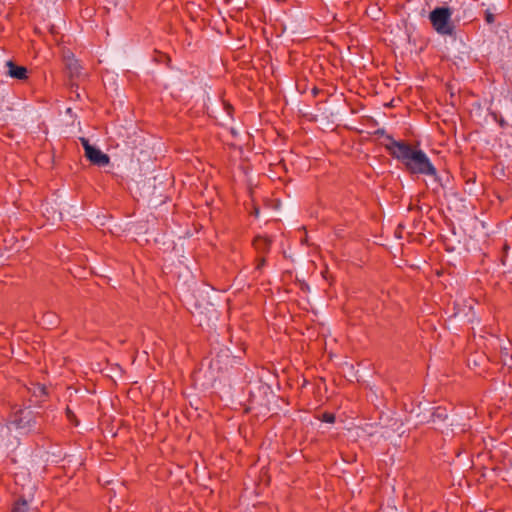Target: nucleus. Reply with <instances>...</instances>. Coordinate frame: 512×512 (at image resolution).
<instances>
[{
	"label": "nucleus",
	"instance_id": "nucleus-1",
	"mask_svg": "<svg viewBox=\"0 0 512 512\" xmlns=\"http://www.w3.org/2000/svg\"><path fill=\"white\" fill-rule=\"evenodd\" d=\"M387 140L388 142L385 144L387 150L394 158L401 161L411 173L436 175L435 167L423 151L412 148L406 142L396 141L391 136H387Z\"/></svg>",
	"mask_w": 512,
	"mask_h": 512
},
{
	"label": "nucleus",
	"instance_id": "nucleus-2",
	"mask_svg": "<svg viewBox=\"0 0 512 512\" xmlns=\"http://www.w3.org/2000/svg\"><path fill=\"white\" fill-rule=\"evenodd\" d=\"M451 14V10L447 7H438L430 13V21L438 33L444 35L452 33Z\"/></svg>",
	"mask_w": 512,
	"mask_h": 512
},
{
	"label": "nucleus",
	"instance_id": "nucleus-3",
	"mask_svg": "<svg viewBox=\"0 0 512 512\" xmlns=\"http://www.w3.org/2000/svg\"><path fill=\"white\" fill-rule=\"evenodd\" d=\"M36 420L37 419L31 410H21L15 414L13 422L18 429H21L24 432H31L35 430L37 423Z\"/></svg>",
	"mask_w": 512,
	"mask_h": 512
},
{
	"label": "nucleus",
	"instance_id": "nucleus-4",
	"mask_svg": "<svg viewBox=\"0 0 512 512\" xmlns=\"http://www.w3.org/2000/svg\"><path fill=\"white\" fill-rule=\"evenodd\" d=\"M63 60L70 80L80 79L83 76L82 66L79 61L74 57V54L67 50L63 52Z\"/></svg>",
	"mask_w": 512,
	"mask_h": 512
},
{
	"label": "nucleus",
	"instance_id": "nucleus-5",
	"mask_svg": "<svg viewBox=\"0 0 512 512\" xmlns=\"http://www.w3.org/2000/svg\"><path fill=\"white\" fill-rule=\"evenodd\" d=\"M85 156L92 164L97 166H106L110 162L109 156L94 146L88 149Z\"/></svg>",
	"mask_w": 512,
	"mask_h": 512
},
{
	"label": "nucleus",
	"instance_id": "nucleus-6",
	"mask_svg": "<svg viewBox=\"0 0 512 512\" xmlns=\"http://www.w3.org/2000/svg\"><path fill=\"white\" fill-rule=\"evenodd\" d=\"M7 75L11 78L18 80H25L28 78L27 69L24 66H18L13 61L6 62Z\"/></svg>",
	"mask_w": 512,
	"mask_h": 512
},
{
	"label": "nucleus",
	"instance_id": "nucleus-7",
	"mask_svg": "<svg viewBox=\"0 0 512 512\" xmlns=\"http://www.w3.org/2000/svg\"><path fill=\"white\" fill-rule=\"evenodd\" d=\"M253 245L259 253H266L270 249L271 240L267 237L257 236L254 239Z\"/></svg>",
	"mask_w": 512,
	"mask_h": 512
},
{
	"label": "nucleus",
	"instance_id": "nucleus-8",
	"mask_svg": "<svg viewBox=\"0 0 512 512\" xmlns=\"http://www.w3.org/2000/svg\"><path fill=\"white\" fill-rule=\"evenodd\" d=\"M28 510L29 505L26 500L17 501L12 508V512H28Z\"/></svg>",
	"mask_w": 512,
	"mask_h": 512
},
{
	"label": "nucleus",
	"instance_id": "nucleus-9",
	"mask_svg": "<svg viewBox=\"0 0 512 512\" xmlns=\"http://www.w3.org/2000/svg\"><path fill=\"white\" fill-rule=\"evenodd\" d=\"M433 422L438 420H445L447 418V411L445 408L437 407L432 414Z\"/></svg>",
	"mask_w": 512,
	"mask_h": 512
},
{
	"label": "nucleus",
	"instance_id": "nucleus-10",
	"mask_svg": "<svg viewBox=\"0 0 512 512\" xmlns=\"http://www.w3.org/2000/svg\"><path fill=\"white\" fill-rule=\"evenodd\" d=\"M66 416H67L68 420L75 426H77L79 424V422L76 418V415L69 407L66 408Z\"/></svg>",
	"mask_w": 512,
	"mask_h": 512
},
{
	"label": "nucleus",
	"instance_id": "nucleus-11",
	"mask_svg": "<svg viewBox=\"0 0 512 512\" xmlns=\"http://www.w3.org/2000/svg\"><path fill=\"white\" fill-rule=\"evenodd\" d=\"M33 394L36 396L46 395V387L44 385L37 384L33 390Z\"/></svg>",
	"mask_w": 512,
	"mask_h": 512
},
{
	"label": "nucleus",
	"instance_id": "nucleus-12",
	"mask_svg": "<svg viewBox=\"0 0 512 512\" xmlns=\"http://www.w3.org/2000/svg\"><path fill=\"white\" fill-rule=\"evenodd\" d=\"M322 421L327 422V423H334L335 415L332 413H324L322 415Z\"/></svg>",
	"mask_w": 512,
	"mask_h": 512
},
{
	"label": "nucleus",
	"instance_id": "nucleus-13",
	"mask_svg": "<svg viewBox=\"0 0 512 512\" xmlns=\"http://www.w3.org/2000/svg\"><path fill=\"white\" fill-rule=\"evenodd\" d=\"M80 142L84 148L85 154L87 153L88 149H91L93 146L89 143V140L82 137L80 138Z\"/></svg>",
	"mask_w": 512,
	"mask_h": 512
},
{
	"label": "nucleus",
	"instance_id": "nucleus-14",
	"mask_svg": "<svg viewBox=\"0 0 512 512\" xmlns=\"http://www.w3.org/2000/svg\"><path fill=\"white\" fill-rule=\"evenodd\" d=\"M265 263V259L261 258L257 264V269H260Z\"/></svg>",
	"mask_w": 512,
	"mask_h": 512
},
{
	"label": "nucleus",
	"instance_id": "nucleus-15",
	"mask_svg": "<svg viewBox=\"0 0 512 512\" xmlns=\"http://www.w3.org/2000/svg\"><path fill=\"white\" fill-rule=\"evenodd\" d=\"M50 218H51V219H53V220H55V219H56L55 215L48 216V219H50ZM57 219H58V220H61V219H62V214H61V213H58Z\"/></svg>",
	"mask_w": 512,
	"mask_h": 512
},
{
	"label": "nucleus",
	"instance_id": "nucleus-16",
	"mask_svg": "<svg viewBox=\"0 0 512 512\" xmlns=\"http://www.w3.org/2000/svg\"><path fill=\"white\" fill-rule=\"evenodd\" d=\"M474 302H475V300H474V299H469L468 307H469V309H470V310H472V309H473V305H472V304H473Z\"/></svg>",
	"mask_w": 512,
	"mask_h": 512
},
{
	"label": "nucleus",
	"instance_id": "nucleus-17",
	"mask_svg": "<svg viewBox=\"0 0 512 512\" xmlns=\"http://www.w3.org/2000/svg\"><path fill=\"white\" fill-rule=\"evenodd\" d=\"M487 21H488V22H491V21H492V16H491V15H488V16H487Z\"/></svg>",
	"mask_w": 512,
	"mask_h": 512
},
{
	"label": "nucleus",
	"instance_id": "nucleus-18",
	"mask_svg": "<svg viewBox=\"0 0 512 512\" xmlns=\"http://www.w3.org/2000/svg\"><path fill=\"white\" fill-rule=\"evenodd\" d=\"M376 133H377V134H379V133L383 134V131H382V130H377V132H376Z\"/></svg>",
	"mask_w": 512,
	"mask_h": 512
},
{
	"label": "nucleus",
	"instance_id": "nucleus-19",
	"mask_svg": "<svg viewBox=\"0 0 512 512\" xmlns=\"http://www.w3.org/2000/svg\"><path fill=\"white\" fill-rule=\"evenodd\" d=\"M500 125H501V126H503V125H504V121H503V120H501V121H500Z\"/></svg>",
	"mask_w": 512,
	"mask_h": 512
}]
</instances>
